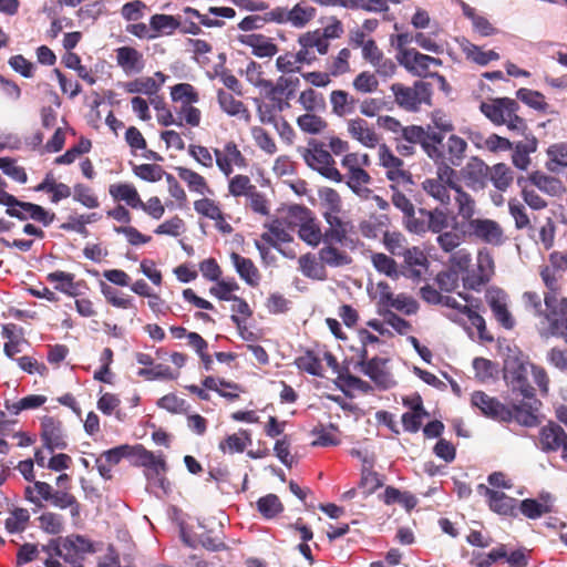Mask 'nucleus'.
I'll return each instance as SVG.
<instances>
[{
  "label": "nucleus",
  "mask_w": 567,
  "mask_h": 567,
  "mask_svg": "<svg viewBox=\"0 0 567 567\" xmlns=\"http://www.w3.org/2000/svg\"><path fill=\"white\" fill-rule=\"evenodd\" d=\"M471 403L473 406L477 408L485 417L492 419L496 422H516L517 424L526 427H534L539 423L537 416V412L542 405L539 400L506 405L498 399L491 396L483 391H475L472 393Z\"/></svg>",
  "instance_id": "1"
},
{
  "label": "nucleus",
  "mask_w": 567,
  "mask_h": 567,
  "mask_svg": "<svg viewBox=\"0 0 567 567\" xmlns=\"http://www.w3.org/2000/svg\"><path fill=\"white\" fill-rule=\"evenodd\" d=\"M24 498L34 504L38 508L43 507V502L51 504L59 509H70L73 518H79L81 514V504L71 493V489H53L45 482H34V485H28L24 488Z\"/></svg>",
  "instance_id": "2"
},
{
  "label": "nucleus",
  "mask_w": 567,
  "mask_h": 567,
  "mask_svg": "<svg viewBox=\"0 0 567 567\" xmlns=\"http://www.w3.org/2000/svg\"><path fill=\"white\" fill-rule=\"evenodd\" d=\"M377 124L380 128L394 134L395 151L400 156H413L416 152L415 146L425 142L423 140L425 133L421 125L403 126L398 118L390 115L378 116Z\"/></svg>",
  "instance_id": "3"
},
{
  "label": "nucleus",
  "mask_w": 567,
  "mask_h": 567,
  "mask_svg": "<svg viewBox=\"0 0 567 567\" xmlns=\"http://www.w3.org/2000/svg\"><path fill=\"white\" fill-rule=\"evenodd\" d=\"M481 112L495 125H506L509 131L525 133L526 121L517 112L518 103L509 97H496L480 105Z\"/></svg>",
  "instance_id": "4"
},
{
  "label": "nucleus",
  "mask_w": 567,
  "mask_h": 567,
  "mask_svg": "<svg viewBox=\"0 0 567 567\" xmlns=\"http://www.w3.org/2000/svg\"><path fill=\"white\" fill-rule=\"evenodd\" d=\"M370 165L368 154L348 153L341 161V166L346 171L343 182L361 198L368 199L372 194L369 188L371 176L364 169Z\"/></svg>",
  "instance_id": "5"
},
{
  "label": "nucleus",
  "mask_w": 567,
  "mask_h": 567,
  "mask_svg": "<svg viewBox=\"0 0 567 567\" xmlns=\"http://www.w3.org/2000/svg\"><path fill=\"white\" fill-rule=\"evenodd\" d=\"M302 157L306 164L318 172L324 178L334 183H342L343 175L337 168L336 161L329 151L324 148L322 142L311 140L308 147L302 151Z\"/></svg>",
  "instance_id": "6"
},
{
  "label": "nucleus",
  "mask_w": 567,
  "mask_h": 567,
  "mask_svg": "<svg viewBox=\"0 0 567 567\" xmlns=\"http://www.w3.org/2000/svg\"><path fill=\"white\" fill-rule=\"evenodd\" d=\"M546 307L544 318L548 326L540 332L543 338L556 337L567 344V298L544 296Z\"/></svg>",
  "instance_id": "7"
},
{
  "label": "nucleus",
  "mask_w": 567,
  "mask_h": 567,
  "mask_svg": "<svg viewBox=\"0 0 567 567\" xmlns=\"http://www.w3.org/2000/svg\"><path fill=\"white\" fill-rule=\"evenodd\" d=\"M432 125L423 126L424 144H419L422 151L435 163L445 162L443 147L444 135L454 130L453 123L444 116H435Z\"/></svg>",
  "instance_id": "8"
},
{
  "label": "nucleus",
  "mask_w": 567,
  "mask_h": 567,
  "mask_svg": "<svg viewBox=\"0 0 567 567\" xmlns=\"http://www.w3.org/2000/svg\"><path fill=\"white\" fill-rule=\"evenodd\" d=\"M390 90L394 95L395 103L409 112H415L422 104H430L431 102V84L424 81H416L413 86L393 83Z\"/></svg>",
  "instance_id": "9"
},
{
  "label": "nucleus",
  "mask_w": 567,
  "mask_h": 567,
  "mask_svg": "<svg viewBox=\"0 0 567 567\" xmlns=\"http://www.w3.org/2000/svg\"><path fill=\"white\" fill-rule=\"evenodd\" d=\"M504 379L513 393L520 394L525 402H534L535 389L528 381V363L517 357H511L504 364Z\"/></svg>",
  "instance_id": "10"
},
{
  "label": "nucleus",
  "mask_w": 567,
  "mask_h": 567,
  "mask_svg": "<svg viewBox=\"0 0 567 567\" xmlns=\"http://www.w3.org/2000/svg\"><path fill=\"white\" fill-rule=\"evenodd\" d=\"M290 215L296 220L298 236L302 241L311 247H318L321 243H326L321 223L309 208L293 206L290 209Z\"/></svg>",
  "instance_id": "11"
},
{
  "label": "nucleus",
  "mask_w": 567,
  "mask_h": 567,
  "mask_svg": "<svg viewBox=\"0 0 567 567\" xmlns=\"http://www.w3.org/2000/svg\"><path fill=\"white\" fill-rule=\"evenodd\" d=\"M299 80L280 76L276 83L270 80L260 91L261 94L272 102L276 112H282L290 106L289 101L295 96Z\"/></svg>",
  "instance_id": "12"
},
{
  "label": "nucleus",
  "mask_w": 567,
  "mask_h": 567,
  "mask_svg": "<svg viewBox=\"0 0 567 567\" xmlns=\"http://www.w3.org/2000/svg\"><path fill=\"white\" fill-rule=\"evenodd\" d=\"M445 175L451 184V190L454 192L457 216L462 219V227H464L474 219V215L476 214V200L458 183V174L454 168H446Z\"/></svg>",
  "instance_id": "13"
},
{
  "label": "nucleus",
  "mask_w": 567,
  "mask_h": 567,
  "mask_svg": "<svg viewBox=\"0 0 567 567\" xmlns=\"http://www.w3.org/2000/svg\"><path fill=\"white\" fill-rule=\"evenodd\" d=\"M447 227V212L440 208H434L432 210L420 208L417 210V218L410 221L409 231L414 234H424L427 231L440 234Z\"/></svg>",
  "instance_id": "14"
},
{
  "label": "nucleus",
  "mask_w": 567,
  "mask_h": 567,
  "mask_svg": "<svg viewBox=\"0 0 567 567\" xmlns=\"http://www.w3.org/2000/svg\"><path fill=\"white\" fill-rule=\"evenodd\" d=\"M463 228L470 236L489 245L499 246L504 241V231L493 219L474 218Z\"/></svg>",
  "instance_id": "15"
},
{
  "label": "nucleus",
  "mask_w": 567,
  "mask_h": 567,
  "mask_svg": "<svg viewBox=\"0 0 567 567\" xmlns=\"http://www.w3.org/2000/svg\"><path fill=\"white\" fill-rule=\"evenodd\" d=\"M539 446L543 452L561 451V458L567 462V434L556 422L549 421L538 432Z\"/></svg>",
  "instance_id": "16"
},
{
  "label": "nucleus",
  "mask_w": 567,
  "mask_h": 567,
  "mask_svg": "<svg viewBox=\"0 0 567 567\" xmlns=\"http://www.w3.org/2000/svg\"><path fill=\"white\" fill-rule=\"evenodd\" d=\"M485 299L491 308L495 320L506 330H512L515 327V319L508 309L507 293L496 287H491L485 292Z\"/></svg>",
  "instance_id": "17"
},
{
  "label": "nucleus",
  "mask_w": 567,
  "mask_h": 567,
  "mask_svg": "<svg viewBox=\"0 0 567 567\" xmlns=\"http://www.w3.org/2000/svg\"><path fill=\"white\" fill-rule=\"evenodd\" d=\"M379 159L381 165L386 168L389 181L403 186L413 184L412 174L404 169L403 161L395 156L385 144L379 148Z\"/></svg>",
  "instance_id": "18"
},
{
  "label": "nucleus",
  "mask_w": 567,
  "mask_h": 567,
  "mask_svg": "<svg viewBox=\"0 0 567 567\" xmlns=\"http://www.w3.org/2000/svg\"><path fill=\"white\" fill-rule=\"evenodd\" d=\"M403 264L401 265L400 275L420 282L429 271L430 262L424 251L416 247H410L402 255Z\"/></svg>",
  "instance_id": "19"
},
{
  "label": "nucleus",
  "mask_w": 567,
  "mask_h": 567,
  "mask_svg": "<svg viewBox=\"0 0 567 567\" xmlns=\"http://www.w3.org/2000/svg\"><path fill=\"white\" fill-rule=\"evenodd\" d=\"M214 156L216 166L226 177L233 174L234 166L238 168L248 166L247 158L234 141L226 142L223 150L214 148Z\"/></svg>",
  "instance_id": "20"
},
{
  "label": "nucleus",
  "mask_w": 567,
  "mask_h": 567,
  "mask_svg": "<svg viewBox=\"0 0 567 567\" xmlns=\"http://www.w3.org/2000/svg\"><path fill=\"white\" fill-rule=\"evenodd\" d=\"M489 166L480 157H471L460 171L465 185L473 190L484 189L487 185Z\"/></svg>",
  "instance_id": "21"
},
{
  "label": "nucleus",
  "mask_w": 567,
  "mask_h": 567,
  "mask_svg": "<svg viewBox=\"0 0 567 567\" xmlns=\"http://www.w3.org/2000/svg\"><path fill=\"white\" fill-rule=\"evenodd\" d=\"M41 441L50 453L66 449L62 422L52 416H44L41 421Z\"/></svg>",
  "instance_id": "22"
},
{
  "label": "nucleus",
  "mask_w": 567,
  "mask_h": 567,
  "mask_svg": "<svg viewBox=\"0 0 567 567\" xmlns=\"http://www.w3.org/2000/svg\"><path fill=\"white\" fill-rule=\"evenodd\" d=\"M398 60L401 65L417 76L426 75L432 64L436 66L442 65L440 59L420 53L415 49L402 50V53L398 54Z\"/></svg>",
  "instance_id": "23"
},
{
  "label": "nucleus",
  "mask_w": 567,
  "mask_h": 567,
  "mask_svg": "<svg viewBox=\"0 0 567 567\" xmlns=\"http://www.w3.org/2000/svg\"><path fill=\"white\" fill-rule=\"evenodd\" d=\"M446 168L452 167L444 164L437 168V176L435 178H426L422 182V189L444 206H447L451 202V184L445 175Z\"/></svg>",
  "instance_id": "24"
},
{
  "label": "nucleus",
  "mask_w": 567,
  "mask_h": 567,
  "mask_svg": "<svg viewBox=\"0 0 567 567\" xmlns=\"http://www.w3.org/2000/svg\"><path fill=\"white\" fill-rule=\"evenodd\" d=\"M56 555L66 560L78 555L93 551L92 543L81 535H72L61 540H52L50 545Z\"/></svg>",
  "instance_id": "25"
},
{
  "label": "nucleus",
  "mask_w": 567,
  "mask_h": 567,
  "mask_svg": "<svg viewBox=\"0 0 567 567\" xmlns=\"http://www.w3.org/2000/svg\"><path fill=\"white\" fill-rule=\"evenodd\" d=\"M347 130L351 138L368 148H374L380 144L381 137L375 130L362 117L348 121Z\"/></svg>",
  "instance_id": "26"
},
{
  "label": "nucleus",
  "mask_w": 567,
  "mask_h": 567,
  "mask_svg": "<svg viewBox=\"0 0 567 567\" xmlns=\"http://www.w3.org/2000/svg\"><path fill=\"white\" fill-rule=\"evenodd\" d=\"M478 489L484 492V494L488 497V506L494 513H497L502 516H517L516 498L506 495L504 492L491 489L484 484H480Z\"/></svg>",
  "instance_id": "27"
},
{
  "label": "nucleus",
  "mask_w": 567,
  "mask_h": 567,
  "mask_svg": "<svg viewBox=\"0 0 567 567\" xmlns=\"http://www.w3.org/2000/svg\"><path fill=\"white\" fill-rule=\"evenodd\" d=\"M133 446L124 444L111 450L104 451L96 460L95 465L100 475L104 480L112 478V467L117 465L122 458L131 456Z\"/></svg>",
  "instance_id": "28"
},
{
  "label": "nucleus",
  "mask_w": 567,
  "mask_h": 567,
  "mask_svg": "<svg viewBox=\"0 0 567 567\" xmlns=\"http://www.w3.org/2000/svg\"><path fill=\"white\" fill-rule=\"evenodd\" d=\"M74 279V274L62 270H56L47 275V280L51 284H55V290L69 297H76L80 295L81 288H86V282L84 280L75 281Z\"/></svg>",
  "instance_id": "29"
},
{
  "label": "nucleus",
  "mask_w": 567,
  "mask_h": 567,
  "mask_svg": "<svg viewBox=\"0 0 567 567\" xmlns=\"http://www.w3.org/2000/svg\"><path fill=\"white\" fill-rule=\"evenodd\" d=\"M238 40L241 44L251 48L252 54L258 58H271L278 53L277 44L261 33L241 34Z\"/></svg>",
  "instance_id": "30"
},
{
  "label": "nucleus",
  "mask_w": 567,
  "mask_h": 567,
  "mask_svg": "<svg viewBox=\"0 0 567 567\" xmlns=\"http://www.w3.org/2000/svg\"><path fill=\"white\" fill-rule=\"evenodd\" d=\"M341 214H328L322 216L328 225L324 230L326 243H340L343 245L347 240L349 231L352 229V224L344 220Z\"/></svg>",
  "instance_id": "31"
},
{
  "label": "nucleus",
  "mask_w": 567,
  "mask_h": 567,
  "mask_svg": "<svg viewBox=\"0 0 567 567\" xmlns=\"http://www.w3.org/2000/svg\"><path fill=\"white\" fill-rule=\"evenodd\" d=\"M116 63L126 73H140L145 62L143 54L133 47H120L115 50Z\"/></svg>",
  "instance_id": "32"
},
{
  "label": "nucleus",
  "mask_w": 567,
  "mask_h": 567,
  "mask_svg": "<svg viewBox=\"0 0 567 567\" xmlns=\"http://www.w3.org/2000/svg\"><path fill=\"white\" fill-rule=\"evenodd\" d=\"M217 102L223 112H225L229 116H236L246 123H249L251 120V114L248 107L240 101L235 99V96L226 92L223 89L217 91Z\"/></svg>",
  "instance_id": "33"
},
{
  "label": "nucleus",
  "mask_w": 567,
  "mask_h": 567,
  "mask_svg": "<svg viewBox=\"0 0 567 567\" xmlns=\"http://www.w3.org/2000/svg\"><path fill=\"white\" fill-rule=\"evenodd\" d=\"M230 260L238 276L250 287H256L260 280V272L250 258L244 257L238 252L230 254Z\"/></svg>",
  "instance_id": "34"
},
{
  "label": "nucleus",
  "mask_w": 567,
  "mask_h": 567,
  "mask_svg": "<svg viewBox=\"0 0 567 567\" xmlns=\"http://www.w3.org/2000/svg\"><path fill=\"white\" fill-rule=\"evenodd\" d=\"M109 194L114 202H124L127 206L133 209H137L141 206V195L133 184L128 183H115L109 187Z\"/></svg>",
  "instance_id": "35"
},
{
  "label": "nucleus",
  "mask_w": 567,
  "mask_h": 567,
  "mask_svg": "<svg viewBox=\"0 0 567 567\" xmlns=\"http://www.w3.org/2000/svg\"><path fill=\"white\" fill-rule=\"evenodd\" d=\"M337 243H323V247L318 251V257L323 266L338 268L351 264V257L344 251L337 248Z\"/></svg>",
  "instance_id": "36"
},
{
  "label": "nucleus",
  "mask_w": 567,
  "mask_h": 567,
  "mask_svg": "<svg viewBox=\"0 0 567 567\" xmlns=\"http://www.w3.org/2000/svg\"><path fill=\"white\" fill-rule=\"evenodd\" d=\"M265 227L267 228V231L261 234V240L276 249H279V244L292 240V237L286 229L284 221L278 218L266 224Z\"/></svg>",
  "instance_id": "37"
},
{
  "label": "nucleus",
  "mask_w": 567,
  "mask_h": 567,
  "mask_svg": "<svg viewBox=\"0 0 567 567\" xmlns=\"http://www.w3.org/2000/svg\"><path fill=\"white\" fill-rule=\"evenodd\" d=\"M299 270L307 278L315 280L327 279V270L319 257L313 254L307 252L298 259Z\"/></svg>",
  "instance_id": "38"
},
{
  "label": "nucleus",
  "mask_w": 567,
  "mask_h": 567,
  "mask_svg": "<svg viewBox=\"0 0 567 567\" xmlns=\"http://www.w3.org/2000/svg\"><path fill=\"white\" fill-rule=\"evenodd\" d=\"M176 172L178 177L186 183L190 192L199 195L213 194V189L209 187L207 181L199 173L187 167H177Z\"/></svg>",
  "instance_id": "39"
},
{
  "label": "nucleus",
  "mask_w": 567,
  "mask_h": 567,
  "mask_svg": "<svg viewBox=\"0 0 567 567\" xmlns=\"http://www.w3.org/2000/svg\"><path fill=\"white\" fill-rule=\"evenodd\" d=\"M132 455L137 457L142 466L152 470L157 475L166 472V462L163 456H156L143 445L133 446Z\"/></svg>",
  "instance_id": "40"
},
{
  "label": "nucleus",
  "mask_w": 567,
  "mask_h": 567,
  "mask_svg": "<svg viewBox=\"0 0 567 567\" xmlns=\"http://www.w3.org/2000/svg\"><path fill=\"white\" fill-rule=\"evenodd\" d=\"M443 147H446V151L444 150L445 159H447L451 165L458 166L465 158L467 143L463 137L451 134L446 144H443Z\"/></svg>",
  "instance_id": "41"
},
{
  "label": "nucleus",
  "mask_w": 567,
  "mask_h": 567,
  "mask_svg": "<svg viewBox=\"0 0 567 567\" xmlns=\"http://www.w3.org/2000/svg\"><path fill=\"white\" fill-rule=\"evenodd\" d=\"M332 112L338 116H346L354 112L357 100L347 91L334 90L330 94Z\"/></svg>",
  "instance_id": "42"
},
{
  "label": "nucleus",
  "mask_w": 567,
  "mask_h": 567,
  "mask_svg": "<svg viewBox=\"0 0 567 567\" xmlns=\"http://www.w3.org/2000/svg\"><path fill=\"white\" fill-rule=\"evenodd\" d=\"M250 443V433L247 430H241L220 441L218 447L224 454L243 453Z\"/></svg>",
  "instance_id": "43"
},
{
  "label": "nucleus",
  "mask_w": 567,
  "mask_h": 567,
  "mask_svg": "<svg viewBox=\"0 0 567 567\" xmlns=\"http://www.w3.org/2000/svg\"><path fill=\"white\" fill-rule=\"evenodd\" d=\"M412 412H405L402 415V425L404 431L410 433H416L422 426V417L427 416L429 413L423 406V402L419 396L416 402L412 405Z\"/></svg>",
  "instance_id": "44"
},
{
  "label": "nucleus",
  "mask_w": 567,
  "mask_h": 567,
  "mask_svg": "<svg viewBox=\"0 0 567 567\" xmlns=\"http://www.w3.org/2000/svg\"><path fill=\"white\" fill-rule=\"evenodd\" d=\"M125 92L130 94H145L148 96L156 95L161 89V84H157L154 78H137L133 81L126 82L123 85Z\"/></svg>",
  "instance_id": "45"
},
{
  "label": "nucleus",
  "mask_w": 567,
  "mask_h": 567,
  "mask_svg": "<svg viewBox=\"0 0 567 567\" xmlns=\"http://www.w3.org/2000/svg\"><path fill=\"white\" fill-rule=\"evenodd\" d=\"M392 196L391 202L392 204L400 209L404 215V225L406 229L409 230V225L412 219L417 218V213L415 212L413 203L403 194L400 192L396 186L392 185Z\"/></svg>",
  "instance_id": "46"
},
{
  "label": "nucleus",
  "mask_w": 567,
  "mask_h": 567,
  "mask_svg": "<svg viewBox=\"0 0 567 567\" xmlns=\"http://www.w3.org/2000/svg\"><path fill=\"white\" fill-rule=\"evenodd\" d=\"M488 177L494 187L502 192L506 190L514 179L512 169L504 163H498L489 167Z\"/></svg>",
  "instance_id": "47"
},
{
  "label": "nucleus",
  "mask_w": 567,
  "mask_h": 567,
  "mask_svg": "<svg viewBox=\"0 0 567 567\" xmlns=\"http://www.w3.org/2000/svg\"><path fill=\"white\" fill-rule=\"evenodd\" d=\"M316 13L317 10L313 7L297 3L288 9V23L295 28H303L316 17Z\"/></svg>",
  "instance_id": "48"
},
{
  "label": "nucleus",
  "mask_w": 567,
  "mask_h": 567,
  "mask_svg": "<svg viewBox=\"0 0 567 567\" xmlns=\"http://www.w3.org/2000/svg\"><path fill=\"white\" fill-rule=\"evenodd\" d=\"M218 532H214L213 529H205L199 534V543L204 548L210 551H221L228 549V546L225 543V536L223 533V525L219 524Z\"/></svg>",
  "instance_id": "49"
},
{
  "label": "nucleus",
  "mask_w": 567,
  "mask_h": 567,
  "mask_svg": "<svg viewBox=\"0 0 567 567\" xmlns=\"http://www.w3.org/2000/svg\"><path fill=\"white\" fill-rule=\"evenodd\" d=\"M296 367L313 377H322V364L312 350H306L303 354L295 359Z\"/></svg>",
  "instance_id": "50"
},
{
  "label": "nucleus",
  "mask_w": 567,
  "mask_h": 567,
  "mask_svg": "<svg viewBox=\"0 0 567 567\" xmlns=\"http://www.w3.org/2000/svg\"><path fill=\"white\" fill-rule=\"evenodd\" d=\"M371 261H372L373 267L380 274H383L392 279H398L400 277V271L398 270V264L392 257H390L383 252H375V254H372Z\"/></svg>",
  "instance_id": "51"
},
{
  "label": "nucleus",
  "mask_w": 567,
  "mask_h": 567,
  "mask_svg": "<svg viewBox=\"0 0 567 567\" xmlns=\"http://www.w3.org/2000/svg\"><path fill=\"white\" fill-rule=\"evenodd\" d=\"M228 178V193L236 198L247 197L256 188L247 175L237 174Z\"/></svg>",
  "instance_id": "52"
},
{
  "label": "nucleus",
  "mask_w": 567,
  "mask_h": 567,
  "mask_svg": "<svg viewBox=\"0 0 567 567\" xmlns=\"http://www.w3.org/2000/svg\"><path fill=\"white\" fill-rule=\"evenodd\" d=\"M322 216L328 214H341L342 200L339 193L332 188H326L320 195Z\"/></svg>",
  "instance_id": "53"
},
{
  "label": "nucleus",
  "mask_w": 567,
  "mask_h": 567,
  "mask_svg": "<svg viewBox=\"0 0 567 567\" xmlns=\"http://www.w3.org/2000/svg\"><path fill=\"white\" fill-rule=\"evenodd\" d=\"M516 97L536 111L546 112L548 109L544 94L538 91L522 87L516 92Z\"/></svg>",
  "instance_id": "54"
},
{
  "label": "nucleus",
  "mask_w": 567,
  "mask_h": 567,
  "mask_svg": "<svg viewBox=\"0 0 567 567\" xmlns=\"http://www.w3.org/2000/svg\"><path fill=\"white\" fill-rule=\"evenodd\" d=\"M392 102L383 97H367L360 102V113L367 117H374L382 111H391Z\"/></svg>",
  "instance_id": "55"
},
{
  "label": "nucleus",
  "mask_w": 567,
  "mask_h": 567,
  "mask_svg": "<svg viewBox=\"0 0 567 567\" xmlns=\"http://www.w3.org/2000/svg\"><path fill=\"white\" fill-rule=\"evenodd\" d=\"M151 29L153 33H156V38L162 32H166L167 34H171L174 30L178 29L181 23L179 21L168 14H154L151 17L150 20Z\"/></svg>",
  "instance_id": "56"
},
{
  "label": "nucleus",
  "mask_w": 567,
  "mask_h": 567,
  "mask_svg": "<svg viewBox=\"0 0 567 567\" xmlns=\"http://www.w3.org/2000/svg\"><path fill=\"white\" fill-rule=\"evenodd\" d=\"M258 512L265 518H274L284 511V505L275 494H268L257 501Z\"/></svg>",
  "instance_id": "57"
},
{
  "label": "nucleus",
  "mask_w": 567,
  "mask_h": 567,
  "mask_svg": "<svg viewBox=\"0 0 567 567\" xmlns=\"http://www.w3.org/2000/svg\"><path fill=\"white\" fill-rule=\"evenodd\" d=\"M338 427L333 424H330L329 429L324 427L322 424L315 426L311 431V434L316 436V440L312 442L313 446H336L340 443V440L332 431H337Z\"/></svg>",
  "instance_id": "58"
},
{
  "label": "nucleus",
  "mask_w": 567,
  "mask_h": 567,
  "mask_svg": "<svg viewBox=\"0 0 567 567\" xmlns=\"http://www.w3.org/2000/svg\"><path fill=\"white\" fill-rule=\"evenodd\" d=\"M92 147L90 140L81 137L79 143L70 147L64 154L55 157L54 164L69 165L72 164L80 155L89 153Z\"/></svg>",
  "instance_id": "59"
},
{
  "label": "nucleus",
  "mask_w": 567,
  "mask_h": 567,
  "mask_svg": "<svg viewBox=\"0 0 567 567\" xmlns=\"http://www.w3.org/2000/svg\"><path fill=\"white\" fill-rule=\"evenodd\" d=\"M383 244L386 250L394 256H402L410 248L405 236L399 231H385Z\"/></svg>",
  "instance_id": "60"
},
{
  "label": "nucleus",
  "mask_w": 567,
  "mask_h": 567,
  "mask_svg": "<svg viewBox=\"0 0 567 567\" xmlns=\"http://www.w3.org/2000/svg\"><path fill=\"white\" fill-rule=\"evenodd\" d=\"M353 89L362 94H370L379 89V80L369 71L360 72L352 81Z\"/></svg>",
  "instance_id": "61"
},
{
  "label": "nucleus",
  "mask_w": 567,
  "mask_h": 567,
  "mask_svg": "<svg viewBox=\"0 0 567 567\" xmlns=\"http://www.w3.org/2000/svg\"><path fill=\"white\" fill-rule=\"evenodd\" d=\"M73 199L86 208L93 209L100 206L97 196L93 189L84 184H75L73 186Z\"/></svg>",
  "instance_id": "62"
},
{
  "label": "nucleus",
  "mask_w": 567,
  "mask_h": 567,
  "mask_svg": "<svg viewBox=\"0 0 567 567\" xmlns=\"http://www.w3.org/2000/svg\"><path fill=\"white\" fill-rule=\"evenodd\" d=\"M519 512L529 519L540 518L543 515L550 513L551 508L547 504L539 503L534 498L523 499L518 507Z\"/></svg>",
  "instance_id": "63"
},
{
  "label": "nucleus",
  "mask_w": 567,
  "mask_h": 567,
  "mask_svg": "<svg viewBox=\"0 0 567 567\" xmlns=\"http://www.w3.org/2000/svg\"><path fill=\"white\" fill-rule=\"evenodd\" d=\"M297 124L301 131L309 134H319L327 127V122L319 115L307 113L297 118Z\"/></svg>",
  "instance_id": "64"
}]
</instances>
